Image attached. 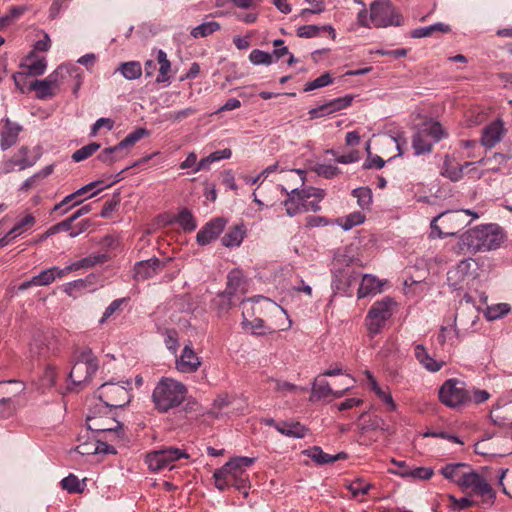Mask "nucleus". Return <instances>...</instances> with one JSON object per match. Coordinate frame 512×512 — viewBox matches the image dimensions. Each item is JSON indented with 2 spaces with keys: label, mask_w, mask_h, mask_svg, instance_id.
<instances>
[{
  "label": "nucleus",
  "mask_w": 512,
  "mask_h": 512,
  "mask_svg": "<svg viewBox=\"0 0 512 512\" xmlns=\"http://www.w3.org/2000/svg\"><path fill=\"white\" fill-rule=\"evenodd\" d=\"M256 461L255 457L238 456L231 458L214 474L215 486L219 490H224L229 486H234L238 490H243L244 497L248 496L249 478L246 469L251 467Z\"/></svg>",
  "instance_id": "nucleus-1"
},
{
  "label": "nucleus",
  "mask_w": 512,
  "mask_h": 512,
  "mask_svg": "<svg viewBox=\"0 0 512 512\" xmlns=\"http://www.w3.org/2000/svg\"><path fill=\"white\" fill-rule=\"evenodd\" d=\"M68 76L75 77L76 84L74 87V93H77L82 84L83 75L79 68L74 65L58 66L46 78L31 82L28 90L35 91V96L39 100L52 99L56 96L61 85L65 83Z\"/></svg>",
  "instance_id": "nucleus-2"
},
{
  "label": "nucleus",
  "mask_w": 512,
  "mask_h": 512,
  "mask_svg": "<svg viewBox=\"0 0 512 512\" xmlns=\"http://www.w3.org/2000/svg\"><path fill=\"white\" fill-rule=\"evenodd\" d=\"M188 389L185 384L172 378L161 377L152 391V402L160 413H166L180 406L186 399Z\"/></svg>",
  "instance_id": "nucleus-3"
},
{
  "label": "nucleus",
  "mask_w": 512,
  "mask_h": 512,
  "mask_svg": "<svg viewBox=\"0 0 512 512\" xmlns=\"http://www.w3.org/2000/svg\"><path fill=\"white\" fill-rule=\"evenodd\" d=\"M506 235L497 224H486L472 228L461 236V243L471 252L491 251L499 248Z\"/></svg>",
  "instance_id": "nucleus-4"
},
{
  "label": "nucleus",
  "mask_w": 512,
  "mask_h": 512,
  "mask_svg": "<svg viewBox=\"0 0 512 512\" xmlns=\"http://www.w3.org/2000/svg\"><path fill=\"white\" fill-rule=\"evenodd\" d=\"M111 410L106 407L91 410L86 417L88 430L97 433L101 439L112 443L124 441L123 425L110 415Z\"/></svg>",
  "instance_id": "nucleus-5"
},
{
  "label": "nucleus",
  "mask_w": 512,
  "mask_h": 512,
  "mask_svg": "<svg viewBox=\"0 0 512 512\" xmlns=\"http://www.w3.org/2000/svg\"><path fill=\"white\" fill-rule=\"evenodd\" d=\"M325 197V191L316 187L294 188L287 192L283 201L286 214L294 217L302 212H317L321 209L320 202Z\"/></svg>",
  "instance_id": "nucleus-6"
},
{
  "label": "nucleus",
  "mask_w": 512,
  "mask_h": 512,
  "mask_svg": "<svg viewBox=\"0 0 512 512\" xmlns=\"http://www.w3.org/2000/svg\"><path fill=\"white\" fill-rule=\"evenodd\" d=\"M480 282V265L473 258L461 260L447 272V283L454 290H476Z\"/></svg>",
  "instance_id": "nucleus-7"
},
{
  "label": "nucleus",
  "mask_w": 512,
  "mask_h": 512,
  "mask_svg": "<svg viewBox=\"0 0 512 512\" xmlns=\"http://www.w3.org/2000/svg\"><path fill=\"white\" fill-rule=\"evenodd\" d=\"M463 215L472 216L473 219L478 218V214L471 210L446 211L434 217L430 223L431 238H445L454 236L467 224L463 219Z\"/></svg>",
  "instance_id": "nucleus-8"
},
{
  "label": "nucleus",
  "mask_w": 512,
  "mask_h": 512,
  "mask_svg": "<svg viewBox=\"0 0 512 512\" xmlns=\"http://www.w3.org/2000/svg\"><path fill=\"white\" fill-rule=\"evenodd\" d=\"M395 307L396 302L388 296L374 302L365 318V325L370 335L379 334L383 330L386 322L392 317Z\"/></svg>",
  "instance_id": "nucleus-9"
},
{
  "label": "nucleus",
  "mask_w": 512,
  "mask_h": 512,
  "mask_svg": "<svg viewBox=\"0 0 512 512\" xmlns=\"http://www.w3.org/2000/svg\"><path fill=\"white\" fill-rule=\"evenodd\" d=\"M370 21L374 27L401 26L403 17L389 0H376L370 5Z\"/></svg>",
  "instance_id": "nucleus-10"
},
{
  "label": "nucleus",
  "mask_w": 512,
  "mask_h": 512,
  "mask_svg": "<svg viewBox=\"0 0 512 512\" xmlns=\"http://www.w3.org/2000/svg\"><path fill=\"white\" fill-rule=\"evenodd\" d=\"M439 400L449 408H459L471 401V395L463 381L448 379L439 389Z\"/></svg>",
  "instance_id": "nucleus-11"
},
{
  "label": "nucleus",
  "mask_w": 512,
  "mask_h": 512,
  "mask_svg": "<svg viewBox=\"0 0 512 512\" xmlns=\"http://www.w3.org/2000/svg\"><path fill=\"white\" fill-rule=\"evenodd\" d=\"M127 386H129L128 382L125 385L114 382L104 383L97 391L98 398L106 408L123 407L130 401V392Z\"/></svg>",
  "instance_id": "nucleus-12"
},
{
  "label": "nucleus",
  "mask_w": 512,
  "mask_h": 512,
  "mask_svg": "<svg viewBox=\"0 0 512 512\" xmlns=\"http://www.w3.org/2000/svg\"><path fill=\"white\" fill-rule=\"evenodd\" d=\"M181 458H189V455L176 447H168L165 449L149 452L145 457V462L149 470L158 472L163 469L174 467L173 463Z\"/></svg>",
  "instance_id": "nucleus-13"
},
{
  "label": "nucleus",
  "mask_w": 512,
  "mask_h": 512,
  "mask_svg": "<svg viewBox=\"0 0 512 512\" xmlns=\"http://www.w3.org/2000/svg\"><path fill=\"white\" fill-rule=\"evenodd\" d=\"M475 452L489 457H505L512 454V433L476 443Z\"/></svg>",
  "instance_id": "nucleus-14"
},
{
  "label": "nucleus",
  "mask_w": 512,
  "mask_h": 512,
  "mask_svg": "<svg viewBox=\"0 0 512 512\" xmlns=\"http://www.w3.org/2000/svg\"><path fill=\"white\" fill-rule=\"evenodd\" d=\"M94 262L90 258H83L79 261L73 262L67 265L65 268L51 267L41 271L35 277V286H46L54 282L56 279H60L72 271H76L82 268L92 267Z\"/></svg>",
  "instance_id": "nucleus-15"
},
{
  "label": "nucleus",
  "mask_w": 512,
  "mask_h": 512,
  "mask_svg": "<svg viewBox=\"0 0 512 512\" xmlns=\"http://www.w3.org/2000/svg\"><path fill=\"white\" fill-rule=\"evenodd\" d=\"M202 359L194 351L192 345L186 344L180 355L176 357L175 368L178 372L184 374L195 373L201 366Z\"/></svg>",
  "instance_id": "nucleus-16"
},
{
  "label": "nucleus",
  "mask_w": 512,
  "mask_h": 512,
  "mask_svg": "<svg viewBox=\"0 0 512 512\" xmlns=\"http://www.w3.org/2000/svg\"><path fill=\"white\" fill-rule=\"evenodd\" d=\"M345 376L351 380V384L343 388L342 390H333L330 386V384L322 380L320 375H318L314 382L312 383V394L311 398H317V399H324L328 397H332L335 399L341 398L345 395L347 391H349L353 384L355 383V379L348 373L345 374Z\"/></svg>",
  "instance_id": "nucleus-17"
},
{
  "label": "nucleus",
  "mask_w": 512,
  "mask_h": 512,
  "mask_svg": "<svg viewBox=\"0 0 512 512\" xmlns=\"http://www.w3.org/2000/svg\"><path fill=\"white\" fill-rule=\"evenodd\" d=\"M506 133L504 122L499 118L495 119L483 127L480 143L485 148L491 149L502 141Z\"/></svg>",
  "instance_id": "nucleus-18"
},
{
  "label": "nucleus",
  "mask_w": 512,
  "mask_h": 512,
  "mask_svg": "<svg viewBox=\"0 0 512 512\" xmlns=\"http://www.w3.org/2000/svg\"><path fill=\"white\" fill-rule=\"evenodd\" d=\"M458 486L464 490L471 489L481 496H488L490 498L495 496L490 484L476 472L464 473L461 476V480H459Z\"/></svg>",
  "instance_id": "nucleus-19"
},
{
  "label": "nucleus",
  "mask_w": 512,
  "mask_h": 512,
  "mask_svg": "<svg viewBox=\"0 0 512 512\" xmlns=\"http://www.w3.org/2000/svg\"><path fill=\"white\" fill-rule=\"evenodd\" d=\"M35 224V216L32 213H24L17 219L13 227L2 238H0V248L7 246L14 239L31 230Z\"/></svg>",
  "instance_id": "nucleus-20"
},
{
  "label": "nucleus",
  "mask_w": 512,
  "mask_h": 512,
  "mask_svg": "<svg viewBox=\"0 0 512 512\" xmlns=\"http://www.w3.org/2000/svg\"><path fill=\"white\" fill-rule=\"evenodd\" d=\"M227 221L222 217H216L207 222L197 233L196 241L205 246L214 241L224 230Z\"/></svg>",
  "instance_id": "nucleus-21"
},
{
  "label": "nucleus",
  "mask_w": 512,
  "mask_h": 512,
  "mask_svg": "<svg viewBox=\"0 0 512 512\" xmlns=\"http://www.w3.org/2000/svg\"><path fill=\"white\" fill-rule=\"evenodd\" d=\"M96 369L97 365L94 361H78L72 367L69 379L73 384L79 385L89 381Z\"/></svg>",
  "instance_id": "nucleus-22"
},
{
  "label": "nucleus",
  "mask_w": 512,
  "mask_h": 512,
  "mask_svg": "<svg viewBox=\"0 0 512 512\" xmlns=\"http://www.w3.org/2000/svg\"><path fill=\"white\" fill-rule=\"evenodd\" d=\"M386 280H381L375 275L364 274L357 290V297L359 299L374 296L383 291Z\"/></svg>",
  "instance_id": "nucleus-23"
},
{
  "label": "nucleus",
  "mask_w": 512,
  "mask_h": 512,
  "mask_svg": "<svg viewBox=\"0 0 512 512\" xmlns=\"http://www.w3.org/2000/svg\"><path fill=\"white\" fill-rule=\"evenodd\" d=\"M120 179L121 178L119 177V175H116V176L110 175L105 180H96V181L90 182L89 184L76 190L74 192V196L75 197H78V196L88 197V199H89V198L97 195L104 189L111 187L112 185H114L115 183L120 181Z\"/></svg>",
  "instance_id": "nucleus-24"
},
{
  "label": "nucleus",
  "mask_w": 512,
  "mask_h": 512,
  "mask_svg": "<svg viewBox=\"0 0 512 512\" xmlns=\"http://www.w3.org/2000/svg\"><path fill=\"white\" fill-rule=\"evenodd\" d=\"M161 270V262L157 258L139 261L134 266V278L138 281H144L152 278Z\"/></svg>",
  "instance_id": "nucleus-25"
},
{
  "label": "nucleus",
  "mask_w": 512,
  "mask_h": 512,
  "mask_svg": "<svg viewBox=\"0 0 512 512\" xmlns=\"http://www.w3.org/2000/svg\"><path fill=\"white\" fill-rule=\"evenodd\" d=\"M20 67L27 71L30 76H41L47 69V61L44 56H39L34 51L23 58Z\"/></svg>",
  "instance_id": "nucleus-26"
},
{
  "label": "nucleus",
  "mask_w": 512,
  "mask_h": 512,
  "mask_svg": "<svg viewBox=\"0 0 512 512\" xmlns=\"http://www.w3.org/2000/svg\"><path fill=\"white\" fill-rule=\"evenodd\" d=\"M53 172V166L48 165L27 178L18 188L19 192L28 193L31 190H40L45 185L46 178Z\"/></svg>",
  "instance_id": "nucleus-27"
},
{
  "label": "nucleus",
  "mask_w": 512,
  "mask_h": 512,
  "mask_svg": "<svg viewBox=\"0 0 512 512\" xmlns=\"http://www.w3.org/2000/svg\"><path fill=\"white\" fill-rule=\"evenodd\" d=\"M365 375L370 385V389L375 393L379 400L382 401L390 411H396L397 404L392 397L390 389L388 387H381L370 371H366Z\"/></svg>",
  "instance_id": "nucleus-28"
},
{
  "label": "nucleus",
  "mask_w": 512,
  "mask_h": 512,
  "mask_svg": "<svg viewBox=\"0 0 512 512\" xmlns=\"http://www.w3.org/2000/svg\"><path fill=\"white\" fill-rule=\"evenodd\" d=\"M414 355L418 362L429 372L435 373L442 369V367L445 365V362L442 360H436L433 358L426 348L421 345L417 344L414 347Z\"/></svg>",
  "instance_id": "nucleus-29"
},
{
  "label": "nucleus",
  "mask_w": 512,
  "mask_h": 512,
  "mask_svg": "<svg viewBox=\"0 0 512 512\" xmlns=\"http://www.w3.org/2000/svg\"><path fill=\"white\" fill-rule=\"evenodd\" d=\"M246 237V228L244 224L232 226L221 238V243L227 248L239 247Z\"/></svg>",
  "instance_id": "nucleus-30"
},
{
  "label": "nucleus",
  "mask_w": 512,
  "mask_h": 512,
  "mask_svg": "<svg viewBox=\"0 0 512 512\" xmlns=\"http://www.w3.org/2000/svg\"><path fill=\"white\" fill-rule=\"evenodd\" d=\"M390 473L397 475L401 478H409L413 480H429L434 475V470L432 467H411L410 469H402V470H390Z\"/></svg>",
  "instance_id": "nucleus-31"
},
{
  "label": "nucleus",
  "mask_w": 512,
  "mask_h": 512,
  "mask_svg": "<svg viewBox=\"0 0 512 512\" xmlns=\"http://www.w3.org/2000/svg\"><path fill=\"white\" fill-rule=\"evenodd\" d=\"M20 130V126L6 120L5 126L0 133V146L2 150H7L16 143Z\"/></svg>",
  "instance_id": "nucleus-32"
},
{
  "label": "nucleus",
  "mask_w": 512,
  "mask_h": 512,
  "mask_svg": "<svg viewBox=\"0 0 512 512\" xmlns=\"http://www.w3.org/2000/svg\"><path fill=\"white\" fill-rule=\"evenodd\" d=\"M275 429L280 434L292 438H303L307 433V428L296 421H286L275 424Z\"/></svg>",
  "instance_id": "nucleus-33"
},
{
  "label": "nucleus",
  "mask_w": 512,
  "mask_h": 512,
  "mask_svg": "<svg viewBox=\"0 0 512 512\" xmlns=\"http://www.w3.org/2000/svg\"><path fill=\"white\" fill-rule=\"evenodd\" d=\"M420 129L426 134V137L437 143L443 138L447 137V133L440 122L436 120L425 121Z\"/></svg>",
  "instance_id": "nucleus-34"
},
{
  "label": "nucleus",
  "mask_w": 512,
  "mask_h": 512,
  "mask_svg": "<svg viewBox=\"0 0 512 512\" xmlns=\"http://www.w3.org/2000/svg\"><path fill=\"white\" fill-rule=\"evenodd\" d=\"M37 162V158L24 159V158H11L6 159L1 164V173L8 174L14 170L23 171L29 167H32Z\"/></svg>",
  "instance_id": "nucleus-35"
},
{
  "label": "nucleus",
  "mask_w": 512,
  "mask_h": 512,
  "mask_svg": "<svg viewBox=\"0 0 512 512\" xmlns=\"http://www.w3.org/2000/svg\"><path fill=\"white\" fill-rule=\"evenodd\" d=\"M510 159V156L501 153H494L492 157H489L487 159H481L478 163L487 166V169L489 171L505 172L506 170L509 169V167L507 166V162Z\"/></svg>",
  "instance_id": "nucleus-36"
},
{
  "label": "nucleus",
  "mask_w": 512,
  "mask_h": 512,
  "mask_svg": "<svg viewBox=\"0 0 512 512\" xmlns=\"http://www.w3.org/2000/svg\"><path fill=\"white\" fill-rule=\"evenodd\" d=\"M305 453L310 457L313 461H315L319 465H324L328 463H333L339 459L346 458V454L339 453L336 455H330L325 453L320 447L315 446L309 450H306Z\"/></svg>",
  "instance_id": "nucleus-37"
},
{
  "label": "nucleus",
  "mask_w": 512,
  "mask_h": 512,
  "mask_svg": "<svg viewBox=\"0 0 512 512\" xmlns=\"http://www.w3.org/2000/svg\"><path fill=\"white\" fill-rule=\"evenodd\" d=\"M511 310V305L504 302L487 305V307L483 311V316L487 321H495L507 316L511 312Z\"/></svg>",
  "instance_id": "nucleus-38"
},
{
  "label": "nucleus",
  "mask_w": 512,
  "mask_h": 512,
  "mask_svg": "<svg viewBox=\"0 0 512 512\" xmlns=\"http://www.w3.org/2000/svg\"><path fill=\"white\" fill-rule=\"evenodd\" d=\"M157 61L159 64V73L156 78L157 83H170V72H171V62L167 58V54L159 49L157 51Z\"/></svg>",
  "instance_id": "nucleus-39"
},
{
  "label": "nucleus",
  "mask_w": 512,
  "mask_h": 512,
  "mask_svg": "<svg viewBox=\"0 0 512 512\" xmlns=\"http://www.w3.org/2000/svg\"><path fill=\"white\" fill-rule=\"evenodd\" d=\"M434 143L426 137V134L419 128L413 136L412 146L416 155H422L431 152Z\"/></svg>",
  "instance_id": "nucleus-40"
},
{
  "label": "nucleus",
  "mask_w": 512,
  "mask_h": 512,
  "mask_svg": "<svg viewBox=\"0 0 512 512\" xmlns=\"http://www.w3.org/2000/svg\"><path fill=\"white\" fill-rule=\"evenodd\" d=\"M243 320L242 327L243 329L250 331L254 335H265L267 333H271L272 331L267 328L264 324V321L261 318H255L254 320H249L247 317V312L243 311Z\"/></svg>",
  "instance_id": "nucleus-41"
},
{
  "label": "nucleus",
  "mask_w": 512,
  "mask_h": 512,
  "mask_svg": "<svg viewBox=\"0 0 512 512\" xmlns=\"http://www.w3.org/2000/svg\"><path fill=\"white\" fill-rule=\"evenodd\" d=\"M126 154H122V150L118 148V144L103 149L97 156L98 160L104 164L112 165L113 163L123 159Z\"/></svg>",
  "instance_id": "nucleus-42"
},
{
  "label": "nucleus",
  "mask_w": 512,
  "mask_h": 512,
  "mask_svg": "<svg viewBox=\"0 0 512 512\" xmlns=\"http://www.w3.org/2000/svg\"><path fill=\"white\" fill-rule=\"evenodd\" d=\"M118 71L127 80H135L141 77L142 67L137 61H129L120 64Z\"/></svg>",
  "instance_id": "nucleus-43"
},
{
  "label": "nucleus",
  "mask_w": 512,
  "mask_h": 512,
  "mask_svg": "<svg viewBox=\"0 0 512 512\" xmlns=\"http://www.w3.org/2000/svg\"><path fill=\"white\" fill-rule=\"evenodd\" d=\"M61 487L68 493H82L86 487V483L85 479L80 480L71 473L61 480Z\"/></svg>",
  "instance_id": "nucleus-44"
},
{
  "label": "nucleus",
  "mask_w": 512,
  "mask_h": 512,
  "mask_svg": "<svg viewBox=\"0 0 512 512\" xmlns=\"http://www.w3.org/2000/svg\"><path fill=\"white\" fill-rule=\"evenodd\" d=\"M227 279H228V281H227V288H226L225 293L228 294L229 296H232L244 284L243 273L238 269H234L229 272Z\"/></svg>",
  "instance_id": "nucleus-45"
},
{
  "label": "nucleus",
  "mask_w": 512,
  "mask_h": 512,
  "mask_svg": "<svg viewBox=\"0 0 512 512\" xmlns=\"http://www.w3.org/2000/svg\"><path fill=\"white\" fill-rule=\"evenodd\" d=\"M147 136H149V131L147 129L137 128L118 143V148L123 151L124 149L133 147L139 140Z\"/></svg>",
  "instance_id": "nucleus-46"
},
{
  "label": "nucleus",
  "mask_w": 512,
  "mask_h": 512,
  "mask_svg": "<svg viewBox=\"0 0 512 512\" xmlns=\"http://www.w3.org/2000/svg\"><path fill=\"white\" fill-rule=\"evenodd\" d=\"M464 467H466L464 463L448 464L444 466L440 472L446 479H449L458 485L459 480H461V476L464 474V472H462Z\"/></svg>",
  "instance_id": "nucleus-47"
},
{
  "label": "nucleus",
  "mask_w": 512,
  "mask_h": 512,
  "mask_svg": "<svg viewBox=\"0 0 512 512\" xmlns=\"http://www.w3.org/2000/svg\"><path fill=\"white\" fill-rule=\"evenodd\" d=\"M87 199H88V197H80V196L75 197L74 192H73V193L65 196L61 202L56 204L53 208V211H58L63 208L61 214H66L69 210H71L75 206L80 205Z\"/></svg>",
  "instance_id": "nucleus-48"
},
{
  "label": "nucleus",
  "mask_w": 512,
  "mask_h": 512,
  "mask_svg": "<svg viewBox=\"0 0 512 512\" xmlns=\"http://www.w3.org/2000/svg\"><path fill=\"white\" fill-rule=\"evenodd\" d=\"M220 29V24L216 21H208L204 22L191 30V35L194 38H202L212 33L218 31Z\"/></svg>",
  "instance_id": "nucleus-49"
},
{
  "label": "nucleus",
  "mask_w": 512,
  "mask_h": 512,
  "mask_svg": "<svg viewBox=\"0 0 512 512\" xmlns=\"http://www.w3.org/2000/svg\"><path fill=\"white\" fill-rule=\"evenodd\" d=\"M352 195L357 199L358 205L362 209H367L372 204V191L368 187H359L353 190Z\"/></svg>",
  "instance_id": "nucleus-50"
},
{
  "label": "nucleus",
  "mask_w": 512,
  "mask_h": 512,
  "mask_svg": "<svg viewBox=\"0 0 512 512\" xmlns=\"http://www.w3.org/2000/svg\"><path fill=\"white\" fill-rule=\"evenodd\" d=\"M365 221V215L361 212H353L347 215L345 218L338 220V225L345 231L358 226Z\"/></svg>",
  "instance_id": "nucleus-51"
},
{
  "label": "nucleus",
  "mask_w": 512,
  "mask_h": 512,
  "mask_svg": "<svg viewBox=\"0 0 512 512\" xmlns=\"http://www.w3.org/2000/svg\"><path fill=\"white\" fill-rule=\"evenodd\" d=\"M441 175L452 181H457L462 176V169L457 166H452L451 159L447 155L445 156L443 166L441 168Z\"/></svg>",
  "instance_id": "nucleus-52"
},
{
  "label": "nucleus",
  "mask_w": 512,
  "mask_h": 512,
  "mask_svg": "<svg viewBox=\"0 0 512 512\" xmlns=\"http://www.w3.org/2000/svg\"><path fill=\"white\" fill-rule=\"evenodd\" d=\"M99 148H100V144L95 143V142L85 145V146L81 147L80 149L76 150L72 154V159L74 162L84 161L85 159L92 156L97 150H99Z\"/></svg>",
  "instance_id": "nucleus-53"
},
{
  "label": "nucleus",
  "mask_w": 512,
  "mask_h": 512,
  "mask_svg": "<svg viewBox=\"0 0 512 512\" xmlns=\"http://www.w3.org/2000/svg\"><path fill=\"white\" fill-rule=\"evenodd\" d=\"M58 377V371L57 368L52 365L48 364L42 374L41 377V385L44 388H51L56 384V380Z\"/></svg>",
  "instance_id": "nucleus-54"
},
{
  "label": "nucleus",
  "mask_w": 512,
  "mask_h": 512,
  "mask_svg": "<svg viewBox=\"0 0 512 512\" xmlns=\"http://www.w3.org/2000/svg\"><path fill=\"white\" fill-rule=\"evenodd\" d=\"M249 60L254 65H270L273 62V56L260 49H254L249 54Z\"/></svg>",
  "instance_id": "nucleus-55"
},
{
  "label": "nucleus",
  "mask_w": 512,
  "mask_h": 512,
  "mask_svg": "<svg viewBox=\"0 0 512 512\" xmlns=\"http://www.w3.org/2000/svg\"><path fill=\"white\" fill-rule=\"evenodd\" d=\"M177 222L185 231L191 232L197 227V223L192 213L188 210H183L179 213Z\"/></svg>",
  "instance_id": "nucleus-56"
},
{
  "label": "nucleus",
  "mask_w": 512,
  "mask_h": 512,
  "mask_svg": "<svg viewBox=\"0 0 512 512\" xmlns=\"http://www.w3.org/2000/svg\"><path fill=\"white\" fill-rule=\"evenodd\" d=\"M348 490L351 492L353 497L359 495H365L371 488V485L363 479H356L347 485Z\"/></svg>",
  "instance_id": "nucleus-57"
},
{
  "label": "nucleus",
  "mask_w": 512,
  "mask_h": 512,
  "mask_svg": "<svg viewBox=\"0 0 512 512\" xmlns=\"http://www.w3.org/2000/svg\"><path fill=\"white\" fill-rule=\"evenodd\" d=\"M353 97L350 95H345L343 97L335 98L327 102L329 111L331 114L341 111L347 107H349L352 103Z\"/></svg>",
  "instance_id": "nucleus-58"
},
{
  "label": "nucleus",
  "mask_w": 512,
  "mask_h": 512,
  "mask_svg": "<svg viewBox=\"0 0 512 512\" xmlns=\"http://www.w3.org/2000/svg\"><path fill=\"white\" fill-rule=\"evenodd\" d=\"M315 172L324 178L332 179L339 174V169L333 164L319 163L314 168Z\"/></svg>",
  "instance_id": "nucleus-59"
},
{
  "label": "nucleus",
  "mask_w": 512,
  "mask_h": 512,
  "mask_svg": "<svg viewBox=\"0 0 512 512\" xmlns=\"http://www.w3.org/2000/svg\"><path fill=\"white\" fill-rule=\"evenodd\" d=\"M333 82V79L331 75L328 72L323 73L318 78L314 79L313 81L307 82L305 84V91H312L315 89H319L322 87H325Z\"/></svg>",
  "instance_id": "nucleus-60"
},
{
  "label": "nucleus",
  "mask_w": 512,
  "mask_h": 512,
  "mask_svg": "<svg viewBox=\"0 0 512 512\" xmlns=\"http://www.w3.org/2000/svg\"><path fill=\"white\" fill-rule=\"evenodd\" d=\"M274 390L283 394L296 393L298 391L304 392L305 388L296 386L290 382L283 380H274Z\"/></svg>",
  "instance_id": "nucleus-61"
},
{
  "label": "nucleus",
  "mask_w": 512,
  "mask_h": 512,
  "mask_svg": "<svg viewBox=\"0 0 512 512\" xmlns=\"http://www.w3.org/2000/svg\"><path fill=\"white\" fill-rule=\"evenodd\" d=\"M126 301L125 298L115 299L105 309L102 317L99 320V324H104L116 311L120 310L123 303Z\"/></svg>",
  "instance_id": "nucleus-62"
},
{
  "label": "nucleus",
  "mask_w": 512,
  "mask_h": 512,
  "mask_svg": "<svg viewBox=\"0 0 512 512\" xmlns=\"http://www.w3.org/2000/svg\"><path fill=\"white\" fill-rule=\"evenodd\" d=\"M99 442L100 440L81 443L76 447V451L81 455H94L99 451Z\"/></svg>",
  "instance_id": "nucleus-63"
},
{
  "label": "nucleus",
  "mask_w": 512,
  "mask_h": 512,
  "mask_svg": "<svg viewBox=\"0 0 512 512\" xmlns=\"http://www.w3.org/2000/svg\"><path fill=\"white\" fill-rule=\"evenodd\" d=\"M28 76L30 75L27 73L26 70L22 72H16L12 76L16 87L19 89L21 93H26L30 91L28 90L29 84L27 83Z\"/></svg>",
  "instance_id": "nucleus-64"
}]
</instances>
